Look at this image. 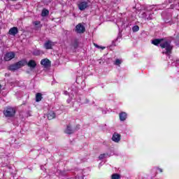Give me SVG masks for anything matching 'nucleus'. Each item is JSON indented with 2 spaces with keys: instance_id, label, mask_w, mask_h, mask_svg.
<instances>
[{
  "instance_id": "f257e3e1",
  "label": "nucleus",
  "mask_w": 179,
  "mask_h": 179,
  "mask_svg": "<svg viewBox=\"0 0 179 179\" xmlns=\"http://www.w3.org/2000/svg\"><path fill=\"white\" fill-rule=\"evenodd\" d=\"M152 44L159 47L161 48L166 50L165 52H163L162 54H165V55H170L171 52H173V48L174 47L171 45V41L166 40V38H155L152 41Z\"/></svg>"
},
{
  "instance_id": "f03ea898",
  "label": "nucleus",
  "mask_w": 179,
  "mask_h": 179,
  "mask_svg": "<svg viewBox=\"0 0 179 179\" xmlns=\"http://www.w3.org/2000/svg\"><path fill=\"white\" fill-rule=\"evenodd\" d=\"M3 115L7 118H12L16 115V109L12 106H7L3 111Z\"/></svg>"
},
{
  "instance_id": "7ed1b4c3",
  "label": "nucleus",
  "mask_w": 179,
  "mask_h": 179,
  "mask_svg": "<svg viewBox=\"0 0 179 179\" xmlns=\"http://www.w3.org/2000/svg\"><path fill=\"white\" fill-rule=\"evenodd\" d=\"M24 65H26V62L24 60H20L14 64L10 65L8 70L13 71H17V69H20V68H22V66H24Z\"/></svg>"
},
{
  "instance_id": "20e7f679",
  "label": "nucleus",
  "mask_w": 179,
  "mask_h": 179,
  "mask_svg": "<svg viewBox=\"0 0 179 179\" xmlns=\"http://www.w3.org/2000/svg\"><path fill=\"white\" fill-rule=\"evenodd\" d=\"M76 31L78 34H82V33H85L86 31V28L82 24L79 23L76 26Z\"/></svg>"
},
{
  "instance_id": "39448f33",
  "label": "nucleus",
  "mask_w": 179,
  "mask_h": 179,
  "mask_svg": "<svg viewBox=\"0 0 179 179\" xmlns=\"http://www.w3.org/2000/svg\"><path fill=\"white\" fill-rule=\"evenodd\" d=\"M16 57V55L14 53V52H9L6 53L4 55V60L5 61H11V59H13Z\"/></svg>"
},
{
  "instance_id": "423d86ee",
  "label": "nucleus",
  "mask_w": 179,
  "mask_h": 179,
  "mask_svg": "<svg viewBox=\"0 0 179 179\" xmlns=\"http://www.w3.org/2000/svg\"><path fill=\"white\" fill-rule=\"evenodd\" d=\"M54 42L51 40H48L45 42L43 47H45V50H52V47H54Z\"/></svg>"
},
{
  "instance_id": "0eeeda50",
  "label": "nucleus",
  "mask_w": 179,
  "mask_h": 179,
  "mask_svg": "<svg viewBox=\"0 0 179 179\" xmlns=\"http://www.w3.org/2000/svg\"><path fill=\"white\" fill-rule=\"evenodd\" d=\"M41 65H43L44 68H50L51 66V61L48 59H43L41 61Z\"/></svg>"
},
{
  "instance_id": "6e6552de",
  "label": "nucleus",
  "mask_w": 179,
  "mask_h": 179,
  "mask_svg": "<svg viewBox=\"0 0 179 179\" xmlns=\"http://www.w3.org/2000/svg\"><path fill=\"white\" fill-rule=\"evenodd\" d=\"M87 8H89V3L87 1H83L78 4L80 10H85Z\"/></svg>"
},
{
  "instance_id": "1a4fd4ad",
  "label": "nucleus",
  "mask_w": 179,
  "mask_h": 179,
  "mask_svg": "<svg viewBox=\"0 0 179 179\" xmlns=\"http://www.w3.org/2000/svg\"><path fill=\"white\" fill-rule=\"evenodd\" d=\"M112 141H113V142H115L116 143H118V142L121 141V134L118 133H114L112 136Z\"/></svg>"
},
{
  "instance_id": "9d476101",
  "label": "nucleus",
  "mask_w": 179,
  "mask_h": 179,
  "mask_svg": "<svg viewBox=\"0 0 179 179\" xmlns=\"http://www.w3.org/2000/svg\"><path fill=\"white\" fill-rule=\"evenodd\" d=\"M75 131L72 129L71 124L66 126V129L64 130V134H67L68 135H72Z\"/></svg>"
},
{
  "instance_id": "9b49d317",
  "label": "nucleus",
  "mask_w": 179,
  "mask_h": 179,
  "mask_svg": "<svg viewBox=\"0 0 179 179\" xmlns=\"http://www.w3.org/2000/svg\"><path fill=\"white\" fill-rule=\"evenodd\" d=\"M19 33V29H17V27H14L9 29L8 34L10 36H15V34H17Z\"/></svg>"
},
{
  "instance_id": "f8f14e48",
  "label": "nucleus",
  "mask_w": 179,
  "mask_h": 179,
  "mask_svg": "<svg viewBox=\"0 0 179 179\" xmlns=\"http://www.w3.org/2000/svg\"><path fill=\"white\" fill-rule=\"evenodd\" d=\"M27 66H29V68H31V69H34V68H36V66H37V63L36 62V61L31 59L28 62V63H27Z\"/></svg>"
},
{
  "instance_id": "ddd939ff",
  "label": "nucleus",
  "mask_w": 179,
  "mask_h": 179,
  "mask_svg": "<svg viewBox=\"0 0 179 179\" xmlns=\"http://www.w3.org/2000/svg\"><path fill=\"white\" fill-rule=\"evenodd\" d=\"M55 117H56V114L55 113L54 111L50 110V111L48 112V113H47L48 120H54V118H55Z\"/></svg>"
},
{
  "instance_id": "4468645a",
  "label": "nucleus",
  "mask_w": 179,
  "mask_h": 179,
  "mask_svg": "<svg viewBox=\"0 0 179 179\" xmlns=\"http://www.w3.org/2000/svg\"><path fill=\"white\" fill-rule=\"evenodd\" d=\"M127 117H128V115L125 112H122L119 114V118L120 121H125Z\"/></svg>"
},
{
  "instance_id": "2eb2a0df",
  "label": "nucleus",
  "mask_w": 179,
  "mask_h": 179,
  "mask_svg": "<svg viewBox=\"0 0 179 179\" xmlns=\"http://www.w3.org/2000/svg\"><path fill=\"white\" fill-rule=\"evenodd\" d=\"M43 100V94L38 92L36 94V101L38 103L39 101H41Z\"/></svg>"
},
{
  "instance_id": "dca6fc26",
  "label": "nucleus",
  "mask_w": 179,
  "mask_h": 179,
  "mask_svg": "<svg viewBox=\"0 0 179 179\" xmlns=\"http://www.w3.org/2000/svg\"><path fill=\"white\" fill-rule=\"evenodd\" d=\"M44 54V52L41 50H35L33 52V55L36 57H38V55H43Z\"/></svg>"
},
{
  "instance_id": "f3484780",
  "label": "nucleus",
  "mask_w": 179,
  "mask_h": 179,
  "mask_svg": "<svg viewBox=\"0 0 179 179\" xmlns=\"http://www.w3.org/2000/svg\"><path fill=\"white\" fill-rule=\"evenodd\" d=\"M33 24L35 26L36 29H41V27H43V25H41V22L40 21H35L33 22Z\"/></svg>"
},
{
  "instance_id": "a211bd4d",
  "label": "nucleus",
  "mask_w": 179,
  "mask_h": 179,
  "mask_svg": "<svg viewBox=\"0 0 179 179\" xmlns=\"http://www.w3.org/2000/svg\"><path fill=\"white\" fill-rule=\"evenodd\" d=\"M49 13L50 11H48V10L43 9L41 13V16H43V17H45V16H48Z\"/></svg>"
},
{
  "instance_id": "6ab92c4d",
  "label": "nucleus",
  "mask_w": 179,
  "mask_h": 179,
  "mask_svg": "<svg viewBox=\"0 0 179 179\" xmlns=\"http://www.w3.org/2000/svg\"><path fill=\"white\" fill-rule=\"evenodd\" d=\"M121 176L118 173H114L111 176V179H120Z\"/></svg>"
},
{
  "instance_id": "aec40b11",
  "label": "nucleus",
  "mask_w": 179,
  "mask_h": 179,
  "mask_svg": "<svg viewBox=\"0 0 179 179\" xmlns=\"http://www.w3.org/2000/svg\"><path fill=\"white\" fill-rule=\"evenodd\" d=\"M73 48H75V49H76V48H78L79 47V42L78 41L77 39H76V40L74 41V43H73Z\"/></svg>"
},
{
  "instance_id": "412c9836",
  "label": "nucleus",
  "mask_w": 179,
  "mask_h": 179,
  "mask_svg": "<svg viewBox=\"0 0 179 179\" xmlns=\"http://www.w3.org/2000/svg\"><path fill=\"white\" fill-rule=\"evenodd\" d=\"M106 156H108V153L101 154V155L99 156V160H103V159H104Z\"/></svg>"
},
{
  "instance_id": "4be33fe9",
  "label": "nucleus",
  "mask_w": 179,
  "mask_h": 179,
  "mask_svg": "<svg viewBox=\"0 0 179 179\" xmlns=\"http://www.w3.org/2000/svg\"><path fill=\"white\" fill-rule=\"evenodd\" d=\"M132 30L134 32L139 31V26L136 25V26L133 27Z\"/></svg>"
},
{
  "instance_id": "5701e85b",
  "label": "nucleus",
  "mask_w": 179,
  "mask_h": 179,
  "mask_svg": "<svg viewBox=\"0 0 179 179\" xmlns=\"http://www.w3.org/2000/svg\"><path fill=\"white\" fill-rule=\"evenodd\" d=\"M175 43L176 45H179V34L176 36L175 38Z\"/></svg>"
},
{
  "instance_id": "b1692460",
  "label": "nucleus",
  "mask_w": 179,
  "mask_h": 179,
  "mask_svg": "<svg viewBox=\"0 0 179 179\" xmlns=\"http://www.w3.org/2000/svg\"><path fill=\"white\" fill-rule=\"evenodd\" d=\"M121 60H120V59H117L115 61V62H114V64H115V65H121Z\"/></svg>"
},
{
  "instance_id": "393cba45",
  "label": "nucleus",
  "mask_w": 179,
  "mask_h": 179,
  "mask_svg": "<svg viewBox=\"0 0 179 179\" xmlns=\"http://www.w3.org/2000/svg\"><path fill=\"white\" fill-rule=\"evenodd\" d=\"M158 171H159V173H163V169H162V168H157Z\"/></svg>"
},
{
  "instance_id": "a878e982",
  "label": "nucleus",
  "mask_w": 179,
  "mask_h": 179,
  "mask_svg": "<svg viewBox=\"0 0 179 179\" xmlns=\"http://www.w3.org/2000/svg\"><path fill=\"white\" fill-rule=\"evenodd\" d=\"M94 47H96V48H100V45H99L96 43H94Z\"/></svg>"
},
{
  "instance_id": "bb28decb",
  "label": "nucleus",
  "mask_w": 179,
  "mask_h": 179,
  "mask_svg": "<svg viewBox=\"0 0 179 179\" xmlns=\"http://www.w3.org/2000/svg\"><path fill=\"white\" fill-rule=\"evenodd\" d=\"M101 50H105L106 49V47H103V46H100Z\"/></svg>"
},
{
  "instance_id": "cd10ccee",
  "label": "nucleus",
  "mask_w": 179,
  "mask_h": 179,
  "mask_svg": "<svg viewBox=\"0 0 179 179\" xmlns=\"http://www.w3.org/2000/svg\"><path fill=\"white\" fill-rule=\"evenodd\" d=\"M9 1H10L11 2H17V1L19 0H9Z\"/></svg>"
},
{
  "instance_id": "c85d7f7f",
  "label": "nucleus",
  "mask_w": 179,
  "mask_h": 179,
  "mask_svg": "<svg viewBox=\"0 0 179 179\" xmlns=\"http://www.w3.org/2000/svg\"><path fill=\"white\" fill-rule=\"evenodd\" d=\"M1 89H2V85H0V90H1Z\"/></svg>"
},
{
  "instance_id": "c756f323",
  "label": "nucleus",
  "mask_w": 179,
  "mask_h": 179,
  "mask_svg": "<svg viewBox=\"0 0 179 179\" xmlns=\"http://www.w3.org/2000/svg\"><path fill=\"white\" fill-rule=\"evenodd\" d=\"M148 19H149V20H152V18H150V17H149V18H148Z\"/></svg>"
},
{
  "instance_id": "7c9ffc66",
  "label": "nucleus",
  "mask_w": 179,
  "mask_h": 179,
  "mask_svg": "<svg viewBox=\"0 0 179 179\" xmlns=\"http://www.w3.org/2000/svg\"><path fill=\"white\" fill-rule=\"evenodd\" d=\"M0 43H1V39H0Z\"/></svg>"
}]
</instances>
